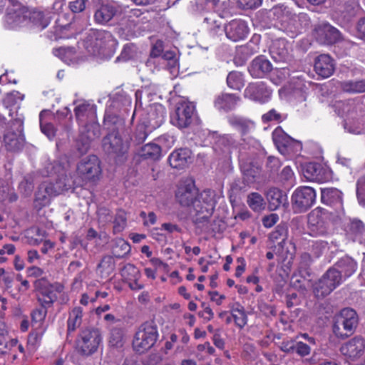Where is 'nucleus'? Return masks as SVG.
I'll use <instances>...</instances> for the list:
<instances>
[{"label": "nucleus", "instance_id": "27", "mask_svg": "<svg viewBox=\"0 0 365 365\" xmlns=\"http://www.w3.org/2000/svg\"><path fill=\"white\" fill-rule=\"evenodd\" d=\"M357 268V263L353 258L344 257L338 260L331 269L336 271L338 277L344 282L356 272Z\"/></svg>", "mask_w": 365, "mask_h": 365}, {"label": "nucleus", "instance_id": "2", "mask_svg": "<svg viewBox=\"0 0 365 365\" xmlns=\"http://www.w3.org/2000/svg\"><path fill=\"white\" fill-rule=\"evenodd\" d=\"M76 120L80 126L78 140L82 145L78 149L81 153L88 150L91 140L99 136V125L96 123V113L94 105L87 102H81L75 109Z\"/></svg>", "mask_w": 365, "mask_h": 365}, {"label": "nucleus", "instance_id": "60", "mask_svg": "<svg viewBox=\"0 0 365 365\" xmlns=\"http://www.w3.org/2000/svg\"><path fill=\"white\" fill-rule=\"evenodd\" d=\"M273 13L277 19L283 24L286 23L289 18V11L286 7H283L282 6L273 8Z\"/></svg>", "mask_w": 365, "mask_h": 365}, {"label": "nucleus", "instance_id": "38", "mask_svg": "<svg viewBox=\"0 0 365 365\" xmlns=\"http://www.w3.org/2000/svg\"><path fill=\"white\" fill-rule=\"evenodd\" d=\"M241 170L243 173L245 180L248 183L255 182L259 177V168L253 164L242 163Z\"/></svg>", "mask_w": 365, "mask_h": 365}, {"label": "nucleus", "instance_id": "55", "mask_svg": "<svg viewBox=\"0 0 365 365\" xmlns=\"http://www.w3.org/2000/svg\"><path fill=\"white\" fill-rule=\"evenodd\" d=\"M43 334V329L35 331L30 334L28 338V344L33 349H36L40 344Z\"/></svg>", "mask_w": 365, "mask_h": 365}, {"label": "nucleus", "instance_id": "34", "mask_svg": "<svg viewBox=\"0 0 365 365\" xmlns=\"http://www.w3.org/2000/svg\"><path fill=\"white\" fill-rule=\"evenodd\" d=\"M322 202L326 205H335L342 203V192L334 187L322 188Z\"/></svg>", "mask_w": 365, "mask_h": 365}, {"label": "nucleus", "instance_id": "11", "mask_svg": "<svg viewBox=\"0 0 365 365\" xmlns=\"http://www.w3.org/2000/svg\"><path fill=\"white\" fill-rule=\"evenodd\" d=\"M86 47L94 54L101 50L110 48L115 46V41L112 34L106 31H92L87 37Z\"/></svg>", "mask_w": 365, "mask_h": 365}, {"label": "nucleus", "instance_id": "12", "mask_svg": "<svg viewBox=\"0 0 365 365\" xmlns=\"http://www.w3.org/2000/svg\"><path fill=\"white\" fill-rule=\"evenodd\" d=\"M77 172L83 180L92 182L98 180L101 174L98 158L91 155L82 160L77 166Z\"/></svg>", "mask_w": 365, "mask_h": 365}, {"label": "nucleus", "instance_id": "15", "mask_svg": "<svg viewBox=\"0 0 365 365\" xmlns=\"http://www.w3.org/2000/svg\"><path fill=\"white\" fill-rule=\"evenodd\" d=\"M343 282L336 274V271L329 269L322 277L315 284L314 292L317 297L329 294Z\"/></svg>", "mask_w": 365, "mask_h": 365}, {"label": "nucleus", "instance_id": "18", "mask_svg": "<svg viewBox=\"0 0 365 365\" xmlns=\"http://www.w3.org/2000/svg\"><path fill=\"white\" fill-rule=\"evenodd\" d=\"M340 353L346 361H354L361 357L365 352V341L356 336L342 344Z\"/></svg>", "mask_w": 365, "mask_h": 365}, {"label": "nucleus", "instance_id": "46", "mask_svg": "<svg viewBox=\"0 0 365 365\" xmlns=\"http://www.w3.org/2000/svg\"><path fill=\"white\" fill-rule=\"evenodd\" d=\"M98 271L102 275L107 277L115 269V261L111 256H105L98 266Z\"/></svg>", "mask_w": 365, "mask_h": 365}, {"label": "nucleus", "instance_id": "30", "mask_svg": "<svg viewBox=\"0 0 365 365\" xmlns=\"http://www.w3.org/2000/svg\"><path fill=\"white\" fill-rule=\"evenodd\" d=\"M272 68L271 63L263 56L255 58L250 63L248 71L253 78H262Z\"/></svg>", "mask_w": 365, "mask_h": 365}, {"label": "nucleus", "instance_id": "28", "mask_svg": "<svg viewBox=\"0 0 365 365\" xmlns=\"http://www.w3.org/2000/svg\"><path fill=\"white\" fill-rule=\"evenodd\" d=\"M63 289V287L60 284H47L39 291L38 299L42 306L48 307L57 299L58 294Z\"/></svg>", "mask_w": 365, "mask_h": 365}, {"label": "nucleus", "instance_id": "20", "mask_svg": "<svg viewBox=\"0 0 365 365\" xmlns=\"http://www.w3.org/2000/svg\"><path fill=\"white\" fill-rule=\"evenodd\" d=\"M13 125H16V131L7 130L4 135V146L9 151H16L21 149L24 145V138L22 135L23 121L16 119Z\"/></svg>", "mask_w": 365, "mask_h": 365}, {"label": "nucleus", "instance_id": "31", "mask_svg": "<svg viewBox=\"0 0 365 365\" xmlns=\"http://www.w3.org/2000/svg\"><path fill=\"white\" fill-rule=\"evenodd\" d=\"M240 100L235 94L222 93L215 98L214 105L217 110L228 111L235 108Z\"/></svg>", "mask_w": 365, "mask_h": 365}, {"label": "nucleus", "instance_id": "44", "mask_svg": "<svg viewBox=\"0 0 365 365\" xmlns=\"http://www.w3.org/2000/svg\"><path fill=\"white\" fill-rule=\"evenodd\" d=\"M247 204L254 211L259 212L264 208L265 202L262 196L257 192H252L247 197Z\"/></svg>", "mask_w": 365, "mask_h": 365}, {"label": "nucleus", "instance_id": "56", "mask_svg": "<svg viewBox=\"0 0 365 365\" xmlns=\"http://www.w3.org/2000/svg\"><path fill=\"white\" fill-rule=\"evenodd\" d=\"M327 243L324 241H315L312 245V255L314 258L319 257L327 250Z\"/></svg>", "mask_w": 365, "mask_h": 365}, {"label": "nucleus", "instance_id": "8", "mask_svg": "<svg viewBox=\"0 0 365 365\" xmlns=\"http://www.w3.org/2000/svg\"><path fill=\"white\" fill-rule=\"evenodd\" d=\"M104 150L109 154H113L120 162L127 158L129 149V141L126 138L123 139L118 132L113 131L103 139Z\"/></svg>", "mask_w": 365, "mask_h": 365}, {"label": "nucleus", "instance_id": "61", "mask_svg": "<svg viewBox=\"0 0 365 365\" xmlns=\"http://www.w3.org/2000/svg\"><path fill=\"white\" fill-rule=\"evenodd\" d=\"M123 339V331L120 329H113L111 330L110 336V343L113 346H120Z\"/></svg>", "mask_w": 365, "mask_h": 365}, {"label": "nucleus", "instance_id": "23", "mask_svg": "<svg viewBox=\"0 0 365 365\" xmlns=\"http://www.w3.org/2000/svg\"><path fill=\"white\" fill-rule=\"evenodd\" d=\"M271 95L272 90L268 88L262 81L250 83L244 92L245 98L260 103L267 102Z\"/></svg>", "mask_w": 365, "mask_h": 365}, {"label": "nucleus", "instance_id": "49", "mask_svg": "<svg viewBox=\"0 0 365 365\" xmlns=\"http://www.w3.org/2000/svg\"><path fill=\"white\" fill-rule=\"evenodd\" d=\"M232 316L234 318L237 326L242 328L247 324V316L244 311V309L240 304H237L236 307H233L232 309Z\"/></svg>", "mask_w": 365, "mask_h": 365}, {"label": "nucleus", "instance_id": "64", "mask_svg": "<svg viewBox=\"0 0 365 365\" xmlns=\"http://www.w3.org/2000/svg\"><path fill=\"white\" fill-rule=\"evenodd\" d=\"M33 188L34 186L32 182L28 179H24L19 185V189L25 196L29 195L31 193Z\"/></svg>", "mask_w": 365, "mask_h": 365}, {"label": "nucleus", "instance_id": "62", "mask_svg": "<svg viewBox=\"0 0 365 365\" xmlns=\"http://www.w3.org/2000/svg\"><path fill=\"white\" fill-rule=\"evenodd\" d=\"M206 9L209 11H221L225 9L220 0H205Z\"/></svg>", "mask_w": 365, "mask_h": 365}, {"label": "nucleus", "instance_id": "39", "mask_svg": "<svg viewBox=\"0 0 365 365\" xmlns=\"http://www.w3.org/2000/svg\"><path fill=\"white\" fill-rule=\"evenodd\" d=\"M139 155L145 159L158 160L161 155V148L155 143H148L141 148Z\"/></svg>", "mask_w": 365, "mask_h": 365}, {"label": "nucleus", "instance_id": "21", "mask_svg": "<svg viewBox=\"0 0 365 365\" xmlns=\"http://www.w3.org/2000/svg\"><path fill=\"white\" fill-rule=\"evenodd\" d=\"M125 5L117 3H107L101 4L96 11L94 14L95 21L101 24L110 21L113 17L118 16L125 11Z\"/></svg>", "mask_w": 365, "mask_h": 365}, {"label": "nucleus", "instance_id": "7", "mask_svg": "<svg viewBox=\"0 0 365 365\" xmlns=\"http://www.w3.org/2000/svg\"><path fill=\"white\" fill-rule=\"evenodd\" d=\"M358 324L356 312L349 308L342 309L335 318L333 332L339 338H344L351 335Z\"/></svg>", "mask_w": 365, "mask_h": 365}, {"label": "nucleus", "instance_id": "17", "mask_svg": "<svg viewBox=\"0 0 365 365\" xmlns=\"http://www.w3.org/2000/svg\"><path fill=\"white\" fill-rule=\"evenodd\" d=\"M101 339V334L98 329H86L81 334L78 347L84 355H90L97 350Z\"/></svg>", "mask_w": 365, "mask_h": 365}, {"label": "nucleus", "instance_id": "32", "mask_svg": "<svg viewBox=\"0 0 365 365\" xmlns=\"http://www.w3.org/2000/svg\"><path fill=\"white\" fill-rule=\"evenodd\" d=\"M191 152L188 149H179L173 151L169 156L171 167L177 169L183 168L190 162Z\"/></svg>", "mask_w": 365, "mask_h": 365}, {"label": "nucleus", "instance_id": "13", "mask_svg": "<svg viewBox=\"0 0 365 365\" xmlns=\"http://www.w3.org/2000/svg\"><path fill=\"white\" fill-rule=\"evenodd\" d=\"M287 228L279 225L269 235V240L274 243H277V253L282 257L292 255L295 252V245L287 239Z\"/></svg>", "mask_w": 365, "mask_h": 365}, {"label": "nucleus", "instance_id": "19", "mask_svg": "<svg viewBox=\"0 0 365 365\" xmlns=\"http://www.w3.org/2000/svg\"><path fill=\"white\" fill-rule=\"evenodd\" d=\"M304 177L309 181L318 182H327L332 178L331 170L319 163H309L302 169Z\"/></svg>", "mask_w": 365, "mask_h": 365}, {"label": "nucleus", "instance_id": "22", "mask_svg": "<svg viewBox=\"0 0 365 365\" xmlns=\"http://www.w3.org/2000/svg\"><path fill=\"white\" fill-rule=\"evenodd\" d=\"M324 210L317 208L308 215L309 234L313 237L324 235L327 232V226L324 221Z\"/></svg>", "mask_w": 365, "mask_h": 365}, {"label": "nucleus", "instance_id": "14", "mask_svg": "<svg viewBox=\"0 0 365 365\" xmlns=\"http://www.w3.org/2000/svg\"><path fill=\"white\" fill-rule=\"evenodd\" d=\"M272 140L279 151L283 154L288 153L297 154L302 148L300 142L287 135L280 127H277L272 132Z\"/></svg>", "mask_w": 365, "mask_h": 365}, {"label": "nucleus", "instance_id": "50", "mask_svg": "<svg viewBox=\"0 0 365 365\" xmlns=\"http://www.w3.org/2000/svg\"><path fill=\"white\" fill-rule=\"evenodd\" d=\"M279 179L283 184L291 187L295 184L296 181L294 173L289 166H286L282 169Z\"/></svg>", "mask_w": 365, "mask_h": 365}, {"label": "nucleus", "instance_id": "24", "mask_svg": "<svg viewBox=\"0 0 365 365\" xmlns=\"http://www.w3.org/2000/svg\"><path fill=\"white\" fill-rule=\"evenodd\" d=\"M125 11L123 14H126L127 20H123L122 22V35H124V38L129 39L136 36L135 27L140 23L138 18L143 14V11L140 9H132L128 10V7L126 6Z\"/></svg>", "mask_w": 365, "mask_h": 365}, {"label": "nucleus", "instance_id": "26", "mask_svg": "<svg viewBox=\"0 0 365 365\" xmlns=\"http://www.w3.org/2000/svg\"><path fill=\"white\" fill-rule=\"evenodd\" d=\"M224 31L227 38L232 41H238L247 36L249 29L245 21L235 19L224 26Z\"/></svg>", "mask_w": 365, "mask_h": 365}, {"label": "nucleus", "instance_id": "42", "mask_svg": "<svg viewBox=\"0 0 365 365\" xmlns=\"http://www.w3.org/2000/svg\"><path fill=\"white\" fill-rule=\"evenodd\" d=\"M130 251V246L128 242L122 238L115 240L112 249L113 255L117 258H121L128 255Z\"/></svg>", "mask_w": 365, "mask_h": 365}, {"label": "nucleus", "instance_id": "33", "mask_svg": "<svg viewBox=\"0 0 365 365\" xmlns=\"http://www.w3.org/2000/svg\"><path fill=\"white\" fill-rule=\"evenodd\" d=\"M272 58L276 62H284L289 58V49L284 40L275 41L269 50Z\"/></svg>", "mask_w": 365, "mask_h": 365}, {"label": "nucleus", "instance_id": "4", "mask_svg": "<svg viewBox=\"0 0 365 365\" xmlns=\"http://www.w3.org/2000/svg\"><path fill=\"white\" fill-rule=\"evenodd\" d=\"M144 92L138 90L135 92V106L133 115H138L140 121L145 125L148 124L150 130H155L160 127L165 120V109L160 103L148 105V93L146 91V98L143 101Z\"/></svg>", "mask_w": 365, "mask_h": 365}, {"label": "nucleus", "instance_id": "48", "mask_svg": "<svg viewBox=\"0 0 365 365\" xmlns=\"http://www.w3.org/2000/svg\"><path fill=\"white\" fill-rule=\"evenodd\" d=\"M219 146L223 147V152L230 155L232 150L237 147V143L233 137L230 135H225L222 136L218 141Z\"/></svg>", "mask_w": 365, "mask_h": 365}, {"label": "nucleus", "instance_id": "3", "mask_svg": "<svg viewBox=\"0 0 365 365\" xmlns=\"http://www.w3.org/2000/svg\"><path fill=\"white\" fill-rule=\"evenodd\" d=\"M53 169V173L57 175L58 178L55 184L43 182L39 185L34 200V206L37 209L48 205L53 197L63 193L76 184L74 180L68 178L65 167L56 165Z\"/></svg>", "mask_w": 365, "mask_h": 365}, {"label": "nucleus", "instance_id": "6", "mask_svg": "<svg viewBox=\"0 0 365 365\" xmlns=\"http://www.w3.org/2000/svg\"><path fill=\"white\" fill-rule=\"evenodd\" d=\"M158 338V328L153 322H145L141 324L135 332L133 340V349L144 353L154 346Z\"/></svg>", "mask_w": 365, "mask_h": 365}, {"label": "nucleus", "instance_id": "16", "mask_svg": "<svg viewBox=\"0 0 365 365\" xmlns=\"http://www.w3.org/2000/svg\"><path fill=\"white\" fill-rule=\"evenodd\" d=\"M343 282L336 274V271L329 269L322 277L315 284L314 292L317 297L329 294Z\"/></svg>", "mask_w": 365, "mask_h": 365}, {"label": "nucleus", "instance_id": "29", "mask_svg": "<svg viewBox=\"0 0 365 365\" xmlns=\"http://www.w3.org/2000/svg\"><path fill=\"white\" fill-rule=\"evenodd\" d=\"M314 71L324 78L329 77L334 71L333 59L327 54L319 56L314 62Z\"/></svg>", "mask_w": 365, "mask_h": 365}, {"label": "nucleus", "instance_id": "9", "mask_svg": "<svg viewBox=\"0 0 365 365\" xmlns=\"http://www.w3.org/2000/svg\"><path fill=\"white\" fill-rule=\"evenodd\" d=\"M194 115V105L182 101L178 103L175 111L171 114L170 123L179 128H185L192 123Z\"/></svg>", "mask_w": 365, "mask_h": 365}, {"label": "nucleus", "instance_id": "59", "mask_svg": "<svg viewBox=\"0 0 365 365\" xmlns=\"http://www.w3.org/2000/svg\"><path fill=\"white\" fill-rule=\"evenodd\" d=\"M17 341L11 339L7 341L6 336H0V354H5L12 346H16Z\"/></svg>", "mask_w": 365, "mask_h": 365}, {"label": "nucleus", "instance_id": "51", "mask_svg": "<svg viewBox=\"0 0 365 365\" xmlns=\"http://www.w3.org/2000/svg\"><path fill=\"white\" fill-rule=\"evenodd\" d=\"M126 214L124 211L120 210L116 214L114 225H113V231L115 233L122 232L125 226H126Z\"/></svg>", "mask_w": 365, "mask_h": 365}, {"label": "nucleus", "instance_id": "25", "mask_svg": "<svg viewBox=\"0 0 365 365\" xmlns=\"http://www.w3.org/2000/svg\"><path fill=\"white\" fill-rule=\"evenodd\" d=\"M314 35L320 43L331 44L340 38L339 31L329 24L322 23L316 26Z\"/></svg>", "mask_w": 365, "mask_h": 365}, {"label": "nucleus", "instance_id": "47", "mask_svg": "<svg viewBox=\"0 0 365 365\" xmlns=\"http://www.w3.org/2000/svg\"><path fill=\"white\" fill-rule=\"evenodd\" d=\"M227 86L234 90H240L244 86L242 75L236 71L230 72L227 77Z\"/></svg>", "mask_w": 365, "mask_h": 365}, {"label": "nucleus", "instance_id": "58", "mask_svg": "<svg viewBox=\"0 0 365 365\" xmlns=\"http://www.w3.org/2000/svg\"><path fill=\"white\" fill-rule=\"evenodd\" d=\"M53 54L56 56H59L62 58L63 61H65L66 63L71 65L73 64L75 62L73 61L71 59L68 60L67 56H69L72 54H73V51L71 48H60L53 50Z\"/></svg>", "mask_w": 365, "mask_h": 365}, {"label": "nucleus", "instance_id": "53", "mask_svg": "<svg viewBox=\"0 0 365 365\" xmlns=\"http://www.w3.org/2000/svg\"><path fill=\"white\" fill-rule=\"evenodd\" d=\"M164 52L163 43L162 41H157L152 46L150 58L148 60L146 64L149 66L153 61V58H161Z\"/></svg>", "mask_w": 365, "mask_h": 365}, {"label": "nucleus", "instance_id": "57", "mask_svg": "<svg viewBox=\"0 0 365 365\" xmlns=\"http://www.w3.org/2000/svg\"><path fill=\"white\" fill-rule=\"evenodd\" d=\"M148 124H144L143 121L139 124L137 127L136 133H135V139L136 141L140 143L143 142L148 135V133L152 130H149V127L146 126Z\"/></svg>", "mask_w": 365, "mask_h": 365}, {"label": "nucleus", "instance_id": "52", "mask_svg": "<svg viewBox=\"0 0 365 365\" xmlns=\"http://www.w3.org/2000/svg\"><path fill=\"white\" fill-rule=\"evenodd\" d=\"M335 111L339 115H343L346 113H349L354 108V102L352 101H336L334 104Z\"/></svg>", "mask_w": 365, "mask_h": 365}, {"label": "nucleus", "instance_id": "35", "mask_svg": "<svg viewBox=\"0 0 365 365\" xmlns=\"http://www.w3.org/2000/svg\"><path fill=\"white\" fill-rule=\"evenodd\" d=\"M266 197L269 207L271 210H277L287 201L286 195H284L280 190L276 187L269 189L267 192Z\"/></svg>", "mask_w": 365, "mask_h": 365}, {"label": "nucleus", "instance_id": "1", "mask_svg": "<svg viewBox=\"0 0 365 365\" xmlns=\"http://www.w3.org/2000/svg\"><path fill=\"white\" fill-rule=\"evenodd\" d=\"M176 200L185 207L192 205L193 210L200 220L210 217L217 202L215 191L204 190L197 195V189L192 178L182 179L177 186L175 192Z\"/></svg>", "mask_w": 365, "mask_h": 365}, {"label": "nucleus", "instance_id": "54", "mask_svg": "<svg viewBox=\"0 0 365 365\" xmlns=\"http://www.w3.org/2000/svg\"><path fill=\"white\" fill-rule=\"evenodd\" d=\"M285 118V115L277 112L275 109H271L262 116L263 123H268L270 121L281 122Z\"/></svg>", "mask_w": 365, "mask_h": 365}, {"label": "nucleus", "instance_id": "37", "mask_svg": "<svg viewBox=\"0 0 365 365\" xmlns=\"http://www.w3.org/2000/svg\"><path fill=\"white\" fill-rule=\"evenodd\" d=\"M204 22L210 33L213 36L222 34L224 31L222 19L216 14L211 13L205 16Z\"/></svg>", "mask_w": 365, "mask_h": 365}, {"label": "nucleus", "instance_id": "36", "mask_svg": "<svg viewBox=\"0 0 365 365\" xmlns=\"http://www.w3.org/2000/svg\"><path fill=\"white\" fill-rule=\"evenodd\" d=\"M230 124L240 131L242 134L247 133L255 128V123L240 115H231L228 120Z\"/></svg>", "mask_w": 365, "mask_h": 365}, {"label": "nucleus", "instance_id": "63", "mask_svg": "<svg viewBox=\"0 0 365 365\" xmlns=\"http://www.w3.org/2000/svg\"><path fill=\"white\" fill-rule=\"evenodd\" d=\"M42 113L40 114L41 130L49 139H51L55 135V129L51 123H43L42 122Z\"/></svg>", "mask_w": 365, "mask_h": 365}, {"label": "nucleus", "instance_id": "10", "mask_svg": "<svg viewBox=\"0 0 365 365\" xmlns=\"http://www.w3.org/2000/svg\"><path fill=\"white\" fill-rule=\"evenodd\" d=\"M316 197V192L312 187L309 186L299 187L292 195L294 210L298 212L307 210L315 203Z\"/></svg>", "mask_w": 365, "mask_h": 365}, {"label": "nucleus", "instance_id": "41", "mask_svg": "<svg viewBox=\"0 0 365 365\" xmlns=\"http://www.w3.org/2000/svg\"><path fill=\"white\" fill-rule=\"evenodd\" d=\"M341 88L344 92L359 93L365 92V80L349 81L341 83Z\"/></svg>", "mask_w": 365, "mask_h": 365}, {"label": "nucleus", "instance_id": "5", "mask_svg": "<svg viewBox=\"0 0 365 365\" xmlns=\"http://www.w3.org/2000/svg\"><path fill=\"white\" fill-rule=\"evenodd\" d=\"M15 9H11L7 15V21L14 26H20L29 17V21L39 30H43L48 26L50 23L48 17L39 11H34L29 13L26 9L19 4L14 5Z\"/></svg>", "mask_w": 365, "mask_h": 365}, {"label": "nucleus", "instance_id": "45", "mask_svg": "<svg viewBox=\"0 0 365 365\" xmlns=\"http://www.w3.org/2000/svg\"><path fill=\"white\" fill-rule=\"evenodd\" d=\"M160 61L170 69L171 72L176 71L178 66V60L176 53L173 51H164Z\"/></svg>", "mask_w": 365, "mask_h": 365}, {"label": "nucleus", "instance_id": "43", "mask_svg": "<svg viewBox=\"0 0 365 365\" xmlns=\"http://www.w3.org/2000/svg\"><path fill=\"white\" fill-rule=\"evenodd\" d=\"M121 276L127 282L138 281L140 277V273L135 266L127 264L121 270Z\"/></svg>", "mask_w": 365, "mask_h": 365}, {"label": "nucleus", "instance_id": "40", "mask_svg": "<svg viewBox=\"0 0 365 365\" xmlns=\"http://www.w3.org/2000/svg\"><path fill=\"white\" fill-rule=\"evenodd\" d=\"M83 310L81 307L73 309L68 316L67 321L68 331L71 332L79 327L82 323Z\"/></svg>", "mask_w": 365, "mask_h": 365}]
</instances>
